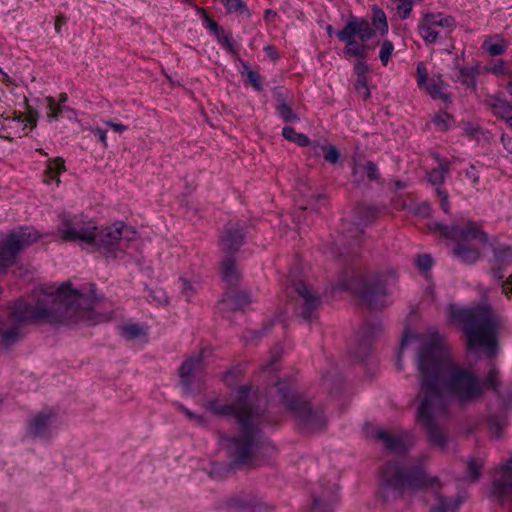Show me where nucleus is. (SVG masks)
I'll use <instances>...</instances> for the list:
<instances>
[{
    "mask_svg": "<svg viewBox=\"0 0 512 512\" xmlns=\"http://www.w3.org/2000/svg\"><path fill=\"white\" fill-rule=\"evenodd\" d=\"M319 148L323 152L324 158L327 162H329L331 164H335L338 162V160L340 158V153L335 146H333V145L319 146Z\"/></svg>",
    "mask_w": 512,
    "mask_h": 512,
    "instance_id": "obj_31",
    "label": "nucleus"
},
{
    "mask_svg": "<svg viewBox=\"0 0 512 512\" xmlns=\"http://www.w3.org/2000/svg\"><path fill=\"white\" fill-rule=\"evenodd\" d=\"M282 135L289 141L295 142L300 146H307L309 144V138L301 133H297L292 127H284Z\"/></svg>",
    "mask_w": 512,
    "mask_h": 512,
    "instance_id": "obj_22",
    "label": "nucleus"
},
{
    "mask_svg": "<svg viewBox=\"0 0 512 512\" xmlns=\"http://www.w3.org/2000/svg\"><path fill=\"white\" fill-rule=\"evenodd\" d=\"M222 3L229 13L243 14L247 12L245 4L241 0H222Z\"/></svg>",
    "mask_w": 512,
    "mask_h": 512,
    "instance_id": "obj_30",
    "label": "nucleus"
},
{
    "mask_svg": "<svg viewBox=\"0 0 512 512\" xmlns=\"http://www.w3.org/2000/svg\"><path fill=\"white\" fill-rule=\"evenodd\" d=\"M245 461H246V458L244 457V455H240L239 456V462L244 463Z\"/></svg>",
    "mask_w": 512,
    "mask_h": 512,
    "instance_id": "obj_56",
    "label": "nucleus"
},
{
    "mask_svg": "<svg viewBox=\"0 0 512 512\" xmlns=\"http://www.w3.org/2000/svg\"><path fill=\"white\" fill-rule=\"evenodd\" d=\"M363 171L366 173L367 177L371 180H375L378 178V169L373 162H367L362 167Z\"/></svg>",
    "mask_w": 512,
    "mask_h": 512,
    "instance_id": "obj_41",
    "label": "nucleus"
},
{
    "mask_svg": "<svg viewBox=\"0 0 512 512\" xmlns=\"http://www.w3.org/2000/svg\"><path fill=\"white\" fill-rule=\"evenodd\" d=\"M0 73H3L2 69L0 68Z\"/></svg>",
    "mask_w": 512,
    "mask_h": 512,
    "instance_id": "obj_59",
    "label": "nucleus"
},
{
    "mask_svg": "<svg viewBox=\"0 0 512 512\" xmlns=\"http://www.w3.org/2000/svg\"><path fill=\"white\" fill-rule=\"evenodd\" d=\"M447 167L444 164H440L439 167L432 169L428 174V180L433 185H440L446 176Z\"/></svg>",
    "mask_w": 512,
    "mask_h": 512,
    "instance_id": "obj_26",
    "label": "nucleus"
},
{
    "mask_svg": "<svg viewBox=\"0 0 512 512\" xmlns=\"http://www.w3.org/2000/svg\"><path fill=\"white\" fill-rule=\"evenodd\" d=\"M68 100V95L66 93H61L60 96H59V102H58V105H60V107H64V103H66Z\"/></svg>",
    "mask_w": 512,
    "mask_h": 512,
    "instance_id": "obj_53",
    "label": "nucleus"
},
{
    "mask_svg": "<svg viewBox=\"0 0 512 512\" xmlns=\"http://www.w3.org/2000/svg\"><path fill=\"white\" fill-rule=\"evenodd\" d=\"M394 51V45L390 40H384L381 44L380 51H379V58L381 63L386 66L388 64V61L393 54Z\"/></svg>",
    "mask_w": 512,
    "mask_h": 512,
    "instance_id": "obj_28",
    "label": "nucleus"
},
{
    "mask_svg": "<svg viewBox=\"0 0 512 512\" xmlns=\"http://www.w3.org/2000/svg\"><path fill=\"white\" fill-rule=\"evenodd\" d=\"M243 240V234L239 230L235 232V234H232L231 232H227V234L222 239V244L225 248L231 249L235 245H238Z\"/></svg>",
    "mask_w": 512,
    "mask_h": 512,
    "instance_id": "obj_29",
    "label": "nucleus"
},
{
    "mask_svg": "<svg viewBox=\"0 0 512 512\" xmlns=\"http://www.w3.org/2000/svg\"><path fill=\"white\" fill-rule=\"evenodd\" d=\"M66 170L65 162L62 158H51L48 160L46 169H45V179L44 182L46 184L55 183L56 186L60 184L59 175Z\"/></svg>",
    "mask_w": 512,
    "mask_h": 512,
    "instance_id": "obj_13",
    "label": "nucleus"
},
{
    "mask_svg": "<svg viewBox=\"0 0 512 512\" xmlns=\"http://www.w3.org/2000/svg\"><path fill=\"white\" fill-rule=\"evenodd\" d=\"M500 479L495 483V491L499 494L512 492V457L500 470Z\"/></svg>",
    "mask_w": 512,
    "mask_h": 512,
    "instance_id": "obj_15",
    "label": "nucleus"
},
{
    "mask_svg": "<svg viewBox=\"0 0 512 512\" xmlns=\"http://www.w3.org/2000/svg\"><path fill=\"white\" fill-rule=\"evenodd\" d=\"M216 38L229 52H234V42L230 34L222 30Z\"/></svg>",
    "mask_w": 512,
    "mask_h": 512,
    "instance_id": "obj_33",
    "label": "nucleus"
},
{
    "mask_svg": "<svg viewBox=\"0 0 512 512\" xmlns=\"http://www.w3.org/2000/svg\"><path fill=\"white\" fill-rule=\"evenodd\" d=\"M337 499L338 490L333 487L329 492H324L314 498L313 512H331Z\"/></svg>",
    "mask_w": 512,
    "mask_h": 512,
    "instance_id": "obj_14",
    "label": "nucleus"
},
{
    "mask_svg": "<svg viewBox=\"0 0 512 512\" xmlns=\"http://www.w3.org/2000/svg\"><path fill=\"white\" fill-rule=\"evenodd\" d=\"M354 71L358 78L366 77L365 74L368 72V67L363 61H357L354 66Z\"/></svg>",
    "mask_w": 512,
    "mask_h": 512,
    "instance_id": "obj_43",
    "label": "nucleus"
},
{
    "mask_svg": "<svg viewBox=\"0 0 512 512\" xmlns=\"http://www.w3.org/2000/svg\"><path fill=\"white\" fill-rule=\"evenodd\" d=\"M58 230L63 239L89 246H92L96 239V225L82 216H75L71 219L64 218Z\"/></svg>",
    "mask_w": 512,
    "mask_h": 512,
    "instance_id": "obj_7",
    "label": "nucleus"
},
{
    "mask_svg": "<svg viewBox=\"0 0 512 512\" xmlns=\"http://www.w3.org/2000/svg\"><path fill=\"white\" fill-rule=\"evenodd\" d=\"M205 22H206V27L210 31H212L215 34V36L222 31V29H220L218 27L217 23L214 22L213 20H211L207 15H205Z\"/></svg>",
    "mask_w": 512,
    "mask_h": 512,
    "instance_id": "obj_46",
    "label": "nucleus"
},
{
    "mask_svg": "<svg viewBox=\"0 0 512 512\" xmlns=\"http://www.w3.org/2000/svg\"><path fill=\"white\" fill-rule=\"evenodd\" d=\"M39 233L30 227L12 231L0 246V269L13 263L16 254L37 242Z\"/></svg>",
    "mask_w": 512,
    "mask_h": 512,
    "instance_id": "obj_6",
    "label": "nucleus"
},
{
    "mask_svg": "<svg viewBox=\"0 0 512 512\" xmlns=\"http://www.w3.org/2000/svg\"><path fill=\"white\" fill-rule=\"evenodd\" d=\"M372 12V24L376 31H378L381 35L387 34L389 27L384 11L377 6H373Z\"/></svg>",
    "mask_w": 512,
    "mask_h": 512,
    "instance_id": "obj_19",
    "label": "nucleus"
},
{
    "mask_svg": "<svg viewBox=\"0 0 512 512\" xmlns=\"http://www.w3.org/2000/svg\"><path fill=\"white\" fill-rule=\"evenodd\" d=\"M247 76H248L249 81L253 85V87L256 90H260L261 89V84H260L259 77H258L257 73H255L252 70H248L247 71Z\"/></svg>",
    "mask_w": 512,
    "mask_h": 512,
    "instance_id": "obj_45",
    "label": "nucleus"
},
{
    "mask_svg": "<svg viewBox=\"0 0 512 512\" xmlns=\"http://www.w3.org/2000/svg\"><path fill=\"white\" fill-rule=\"evenodd\" d=\"M428 73L425 65L423 63H419L417 65V83L421 89H424L428 94H430L433 98H445L443 93V82L440 79H431L427 78Z\"/></svg>",
    "mask_w": 512,
    "mask_h": 512,
    "instance_id": "obj_12",
    "label": "nucleus"
},
{
    "mask_svg": "<svg viewBox=\"0 0 512 512\" xmlns=\"http://www.w3.org/2000/svg\"><path fill=\"white\" fill-rule=\"evenodd\" d=\"M376 436L379 440L383 441L389 449L393 451H401L402 449H404V446L402 445L400 440L391 437L388 434V432L382 429L377 431Z\"/></svg>",
    "mask_w": 512,
    "mask_h": 512,
    "instance_id": "obj_23",
    "label": "nucleus"
},
{
    "mask_svg": "<svg viewBox=\"0 0 512 512\" xmlns=\"http://www.w3.org/2000/svg\"><path fill=\"white\" fill-rule=\"evenodd\" d=\"M401 486L403 493L407 495L420 492L425 497H433L437 504L432 507L431 512H454L458 506L457 503L439 496L440 484L438 480L423 470L414 471L402 482Z\"/></svg>",
    "mask_w": 512,
    "mask_h": 512,
    "instance_id": "obj_4",
    "label": "nucleus"
},
{
    "mask_svg": "<svg viewBox=\"0 0 512 512\" xmlns=\"http://www.w3.org/2000/svg\"><path fill=\"white\" fill-rule=\"evenodd\" d=\"M464 243H460L454 250L455 256L464 263H473L479 258L480 246L487 243V236L476 226L471 230L457 232Z\"/></svg>",
    "mask_w": 512,
    "mask_h": 512,
    "instance_id": "obj_9",
    "label": "nucleus"
},
{
    "mask_svg": "<svg viewBox=\"0 0 512 512\" xmlns=\"http://www.w3.org/2000/svg\"><path fill=\"white\" fill-rule=\"evenodd\" d=\"M433 122L435 125H437L441 129H447L451 122V117L446 114L442 113L434 117Z\"/></svg>",
    "mask_w": 512,
    "mask_h": 512,
    "instance_id": "obj_39",
    "label": "nucleus"
},
{
    "mask_svg": "<svg viewBox=\"0 0 512 512\" xmlns=\"http://www.w3.org/2000/svg\"><path fill=\"white\" fill-rule=\"evenodd\" d=\"M455 19L444 12L424 11L418 24V31L427 44H434L439 39L438 28L453 29Z\"/></svg>",
    "mask_w": 512,
    "mask_h": 512,
    "instance_id": "obj_8",
    "label": "nucleus"
},
{
    "mask_svg": "<svg viewBox=\"0 0 512 512\" xmlns=\"http://www.w3.org/2000/svg\"><path fill=\"white\" fill-rule=\"evenodd\" d=\"M3 337H4V339H5L6 341H9V340H10V336H9L8 334H4V335H3Z\"/></svg>",
    "mask_w": 512,
    "mask_h": 512,
    "instance_id": "obj_57",
    "label": "nucleus"
},
{
    "mask_svg": "<svg viewBox=\"0 0 512 512\" xmlns=\"http://www.w3.org/2000/svg\"><path fill=\"white\" fill-rule=\"evenodd\" d=\"M451 320L462 326L470 350H482L489 356L496 353L499 319L486 305L476 307H450Z\"/></svg>",
    "mask_w": 512,
    "mask_h": 512,
    "instance_id": "obj_3",
    "label": "nucleus"
},
{
    "mask_svg": "<svg viewBox=\"0 0 512 512\" xmlns=\"http://www.w3.org/2000/svg\"><path fill=\"white\" fill-rule=\"evenodd\" d=\"M18 121H21L24 123L25 127H35L36 126V119L32 114H29L25 119L21 120L20 117L18 118Z\"/></svg>",
    "mask_w": 512,
    "mask_h": 512,
    "instance_id": "obj_49",
    "label": "nucleus"
},
{
    "mask_svg": "<svg viewBox=\"0 0 512 512\" xmlns=\"http://www.w3.org/2000/svg\"><path fill=\"white\" fill-rule=\"evenodd\" d=\"M200 366L199 358H192L185 361L180 367V377L185 385H188L189 376Z\"/></svg>",
    "mask_w": 512,
    "mask_h": 512,
    "instance_id": "obj_20",
    "label": "nucleus"
},
{
    "mask_svg": "<svg viewBox=\"0 0 512 512\" xmlns=\"http://www.w3.org/2000/svg\"><path fill=\"white\" fill-rule=\"evenodd\" d=\"M358 171H359V167H358V166H356V167L354 168V174L358 173Z\"/></svg>",
    "mask_w": 512,
    "mask_h": 512,
    "instance_id": "obj_58",
    "label": "nucleus"
},
{
    "mask_svg": "<svg viewBox=\"0 0 512 512\" xmlns=\"http://www.w3.org/2000/svg\"><path fill=\"white\" fill-rule=\"evenodd\" d=\"M508 91H509V93L512 95V75H511L510 82H509V84H508Z\"/></svg>",
    "mask_w": 512,
    "mask_h": 512,
    "instance_id": "obj_54",
    "label": "nucleus"
},
{
    "mask_svg": "<svg viewBox=\"0 0 512 512\" xmlns=\"http://www.w3.org/2000/svg\"><path fill=\"white\" fill-rule=\"evenodd\" d=\"M417 266L420 270L427 271L432 266V259L429 255H422L417 258Z\"/></svg>",
    "mask_w": 512,
    "mask_h": 512,
    "instance_id": "obj_42",
    "label": "nucleus"
},
{
    "mask_svg": "<svg viewBox=\"0 0 512 512\" xmlns=\"http://www.w3.org/2000/svg\"><path fill=\"white\" fill-rule=\"evenodd\" d=\"M105 125L112 128L115 132L121 134L127 130V126L120 124V123H114L112 121H104Z\"/></svg>",
    "mask_w": 512,
    "mask_h": 512,
    "instance_id": "obj_47",
    "label": "nucleus"
},
{
    "mask_svg": "<svg viewBox=\"0 0 512 512\" xmlns=\"http://www.w3.org/2000/svg\"><path fill=\"white\" fill-rule=\"evenodd\" d=\"M480 467H481V465L478 462H476L475 460H471L468 463V478L471 481H475L478 479L479 474H480L479 473Z\"/></svg>",
    "mask_w": 512,
    "mask_h": 512,
    "instance_id": "obj_40",
    "label": "nucleus"
},
{
    "mask_svg": "<svg viewBox=\"0 0 512 512\" xmlns=\"http://www.w3.org/2000/svg\"><path fill=\"white\" fill-rule=\"evenodd\" d=\"M136 238V231L119 221L101 230L96 228V239L92 246L107 247L115 245L118 241L126 240L132 241Z\"/></svg>",
    "mask_w": 512,
    "mask_h": 512,
    "instance_id": "obj_10",
    "label": "nucleus"
},
{
    "mask_svg": "<svg viewBox=\"0 0 512 512\" xmlns=\"http://www.w3.org/2000/svg\"><path fill=\"white\" fill-rule=\"evenodd\" d=\"M277 113L284 119V120H293L296 118V116L293 114L291 108L286 103H281L277 107Z\"/></svg>",
    "mask_w": 512,
    "mask_h": 512,
    "instance_id": "obj_38",
    "label": "nucleus"
},
{
    "mask_svg": "<svg viewBox=\"0 0 512 512\" xmlns=\"http://www.w3.org/2000/svg\"><path fill=\"white\" fill-rule=\"evenodd\" d=\"M355 89L357 93L364 99H367L370 96V90L368 88L366 77L358 78L355 84Z\"/></svg>",
    "mask_w": 512,
    "mask_h": 512,
    "instance_id": "obj_34",
    "label": "nucleus"
},
{
    "mask_svg": "<svg viewBox=\"0 0 512 512\" xmlns=\"http://www.w3.org/2000/svg\"><path fill=\"white\" fill-rule=\"evenodd\" d=\"M91 131L98 136V138H99L100 142L102 143L103 147L107 148L108 147V141H107L106 131L101 129V128H98V127L93 128Z\"/></svg>",
    "mask_w": 512,
    "mask_h": 512,
    "instance_id": "obj_44",
    "label": "nucleus"
},
{
    "mask_svg": "<svg viewBox=\"0 0 512 512\" xmlns=\"http://www.w3.org/2000/svg\"><path fill=\"white\" fill-rule=\"evenodd\" d=\"M177 406V409L181 412H183L187 418L191 421H194L198 424H203L204 423V418L200 415H196L195 413H193L191 410H189L188 408L184 407L182 404H179L177 403L176 404Z\"/></svg>",
    "mask_w": 512,
    "mask_h": 512,
    "instance_id": "obj_36",
    "label": "nucleus"
},
{
    "mask_svg": "<svg viewBox=\"0 0 512 512\" xmlns=\"http://www.w3.org/2000/svg\"><path fill=\"white\" fill-rule=\"evenodd\" d=\"M374 33L375 31L366 19L351 17L336 35L340 41L345 43V55L363 59L368 48L366 43Z\"/></svg>",
    "mask_w": 512,
    "mask_h": 512,
    "instance_id": "obj_5",
    "label": "nucleus"
},
{
    "mask_svg": "<svg viewBox=\"0 0 512 512\" xmlns=\"http://www.w3.org/2000/svg\"><path fill=\"white\" fill-rule=\"evenodd\" d=\"M491 108L496 116L505 119L512 127V106L506 100L495 98L491 102Z\"/></svg>",
    "mask_w": 512,
    "mask_h": 512,
    "instance_id": "obj_17",
    "label": "nucleus"
},
{
    "mask_svg": "<svg viewBox=\"0 0 512 512\" xmlns=\"http://www.w3.org/2000/svg\"><path fill=\"white\" fill-rule=\"evenodd\" d=\"M496 371L492 370L487 377L486 383L491 387L495 388Z\"/></svg>",
    "mask_w": 512,
    "mask_h": 512,
    "instance_id": "obj_52",
    "label": "nucleus"
},
{
    "mask_svg": "<svg viewBox=\"0 0 512 512\" xmlns=\"http://www.w3.org/2000/svg\"><path fill=\"white\" fill-rule=\"evenodd\" d=\"M416 339V336L414 334H406L402 340V343H401V351H403L405 349V347L410 343L412 342L413 340Z\"/></svg>",
    "mask_w": 512,
    "mask_h": 512,
    "instance_id": "obj_50",
    "label": "nucleus"
},
{
    "mask_svg": "<svg viewBox=\"0 0 512 512\" xmlns=\"http://www.w3.org/2000/svg\"><path fill=\"white\" fill-rule=\"evenodd\" d=\"M198 287V283L190 282L186 279H181V290L182 293L186 296V298H190Z\"/></svg>",
    "mask_w": 512,
    "mask_h": 512,
    "instance_id": "obj_35",
    "label": "nucleus"
},
{
    "mask_svg": "<svg viewBox=\"0 0 512 512\" xmlns=\"http://www.w3.org/2000/svg\"><path fill=\"white\" fill-rule=\"evenodd\" d=\"M503 292L505 294L512 293V275L508 278V280L503 285Z\"/></svg>",
    "mask_w": 512,
    "mask_h": 512,
    "instance_id": "obj_51",
    "label": "nucleus"
},
{
    "mask_svg": "<svg viewBox=\"0 0 512 512\" xmlns=\"http://www.w3.org/2000/svg\"><path fill=\"white\" fill-rule=\"evenodd\" d=\"M222 274L224 279L229 283L237 279V268L234 260L228 258L223 262Z\"/></svg>",
    "mask_w": 512,
    "mask_h": 512,
    "instance_id": "obj_25",
    "label": "nucleus"
},
{
    "mask_svg": "<svg viewBox=\"0 0 512 512\" xmlns=\"http://www.w3.org/2000/svg\"><path fill=\"white\" fill-rule=\"evenodd\" d=\"M295 290L306 301L308 305H314L316 299L313 297L309 287L304 282H299L295 285Z\"/></svg>",
    "mask_w": 512,
    "mask_h": 512,
    "instance_id": "obj_32",
    "label": "nucleus"
},
{
    "mask_svg": "<svg viewBox=\"0 0 512 512\" xmlns=\"http://www.w3.org/2000/svg\"><path fill=\"white\" fill-rule=\"evenodd\" d=\"M12 315L15 320H43L54 324L104 323L112 319V314L94 311V299L63 284L56 291L43 292L37 297L35 306L19 302Z\"/></svg>",
    "mask_w": 512,
    "mask_h": 512,
    "instance_id": "obj_2",
    "label": "nucleus"
},
{
    "mask_svg": "<svg viewBox=\"0 0 512 512\" xmlns=\"http://www.w3.org/2000/svg\"><path fill=\"white\" fill-rule=\"evenodd\" d=\"M122 335L129 340L137 339L146 335L143 327L137 324H126L122 327Z\"/></svg>",
    "mask_w": 512,
    "mask_h": 512,
    "instance_id": "obj_24",
    "label": "nucleus"
},
{
    "mask_svg": "<svg viewBox=\"0 0 512 512\" xmlns=\"http://www.w3.org/2000/svg\"><path fill=\"white\" fill-rule=\"evenodd\" d=\"M418 367L422 383L417 421L434 438L435 420L442 412V399L464 403L478 397L482 386L474 373L454 364L450 349L442 338L422 345Z\"/></svg>",
    "mask_w": 512,
    "mask_h": 512,
    "instance_id": "obj_1",
    "label": "nucleus"
},
{
    "mask_svg": "<svg viewBox=\"0 0 512 512\" xmlns=\"http://www.w3.org/2000/svg\"><path fill=\"white\" fill-rule=\"evenodd\" d=\"M51 424L52 419L50 415H36L30 423V432L34 436H40L46 432V430Z\"/></svg>",
    "mask_w": 512,
    "mask_h": 512,
    "instance_id": "obj_18",
    "label": "nucleus"
},
{
    "mask_svg": "<svg viewBox=\"0 0 512 512\" xmlns=\"http://www.w3.org/2000/svg\"><path fill=\"white\" fill-rule=\"evenodd\" d=\"M247 447H248V444H245L243 447H239L241 450V453L244 454L246 452Z\"/></svg>",
    "mask_w": 512,
    "mask_h": 512,
    "instance_id": "obj_55",
    "label": "nucleus"
},
{
    "mask_svg": "<svg viewBox=\"0 0 512 512\" xmlns=\"http://www.w3.org/2000/svg\"><path fill=\"white\" fill-rule=\"evenodd\" d=\"M486 70L488 72H491L495 75H501V74H505L506 73V68H505V64L502 60H497L495 62H492L490 63L487 67H486Z\"/></svg>",
    "mask_w": 512,
    "mask_h": 512,
    "instance_id": "obj_37",
    "label": "nucleus"
},
{
    "mask_svg": "<svg viewBox=\"0 0 512 512\" xmlns=\"http://www.w3.org/2000/svg\"><path fill=\"white\" fill-rule=\"evenodd\" d=\"M436 191H437V194L440 197L442 209L445 212H448V197H447V194L443 190H441L439 187L437 188Z\"/></svg>",
    "mask_w": 512,
    "mask_h": 512,
    "instance_id": "obj_48",
    "label": "nucleus"
},
{
    "mask_svg": "<svg viewBox=\"0 0 512 512\" xmlns=\"http://www.w3.org/2000/svg\"><path fill=\"white\" fill-rule=\"evenodd\" d=\"M45 101L47 102L48 106V113H47V117L48 119L50 120H56L59 116V114L62 112V111H68L70 113H72L73 115H76V111L71 109V108H68V107H60V105L56 104L55 103V99L51 96H47L45 98Z\"/></svg>",
    "mask_w": 512,
    "mask_h": 512,
    "instance_id": "obj_21",
    "label": "nucleus"
},
{
    "mask_svg": "<svg viewBox=\"0 0 512 512\" xmlns=\"http://www.w3.org/2000/svg\"><path fill=\"white\" fill-rule=\"evenodd\" d=\"M396 12L401 19H407L413 9L412 0H396Z\"/></svg>",
    "mask_w": 512,
    "mask_h": 512,
    "instance_id": "obj_27",
    "label": "nucleus"
},
{
    "mask_svg": "<svg viewBox=\"0 0 512 512\" xmlns=\"http://www.w3.org/2000/svg\"><path fill=\"white\" fill-rule=\"evenodd\" d=\"M248 392V387H242L238 391L237 403L234 405L212 404L211 409L220 415L233 414L241 423L243 431L250 432V409L246 402Z\"/></svg>",
    "mask_w": 512,
    "mask_h": 512,
    "instance_id": "obj_11",
    "label": "nucleus"
},
{
    "mask_svg": "<svg viewBox=\"0 0 512 512\" xmlns=\"http://www.w3.org/2000/svg\"><path fill=\"white\" fill-rule=\"evenodd\" d=\"M482 49L491 56H498L506 51L507 43L498 35L489 36L482 43Z\"/></svg>",
    "mask_w": 512,
    "mask_h": 512,
    "instance_id": "obj_16",
    "label": "nucleus"
}]
</instances>
